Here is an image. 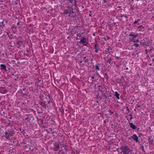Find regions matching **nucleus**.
Returning <instances> with one entry per match:
<instances>
[{
  "label": "nucleus",
  "instance_id": "f257e3e1",
  "mask_svg": "<svg viewBox=\"0 0 154 154\" xmlns=\"http://www.w3.org/2000/svg\"><path fill=\"white\" fill-rule=\"evenodd\" d=\"M120 149L122 150V152L124 154H128L132 151L128 146L126 145L122 146L120 147Z\"/></svg>",
  "mask_w": 154,
  "mask_h": 154
},
{
  "label": "nucleus",
  "instance_id": "f03ea898",
  "mask_svg": "<svg viewBox=\"0 0 154 154\" xmlns=\"http://www.w3.org/2000/svg\"><path fill=\"white\" fill-rule=\"evenodd\" d=\"M79 43L82 44L84 46H87L89 44V40L88 38L82 36L81 38L80 41Z\"/></svg>",
  "mask_w": 154,
  "mask_h": 154
},
{
  "label": "nucleus",
  "instance_id": "7ed1b4c3",
  "mask_svg": "<svg viewBox=\"0 0 154 154\" xmlns=\"http://www.w3.org/2000/svg\"><path fill=\"white\" fill-rule=\"evenodd\" d=\"M98 88L99 90L102 93H106L108 92L107 89L104 86L99 85Z\"/></svg>",
  "mask_w": 154,
  "mask_h": 154
},
{
  "label": "nucleus",
  "instance_id": "20e7f679",
  "mask_svg": "<svg viewBox=\"0 0 154 154\" xmlns=\"http://www.w3.org/2000/svg\"><path fill=\"white\" fill-rule=\"evenodd\" d=\"M65 14H73L74 13V12L73 11V9L71 7H68V9L65 10Z\"/></svg>",
  "mask_w": 154,
  "mask_h": 154
},
{
  "label": "nucleus",
  "instance_id": "39448f33",
  "mask_svg": "<svg viewBox=\"0 0 154 154\" xmlns=\"http://www.w3.org/2000/svg\"><path fill=\"white\" fill-rule=\"evenodd\" d=\"M7 132L8 135L7 136H5V137L6 139L8 140L9 137L13 136L14 133L12 130L11 129L7 130Z\"/></svg>",
  "mask_w": 154,
  "mask_h": 154
},
{
  "label": "nucleus",
  "instance_id": "423d86ee",
  "mask_svg": "<svg viewBox=\"0 0 154 154\" xmlns=\"http://www.w3.org/2000/svg\"><path fill=\"white\" fill-rule=\"evenodd\" d=\"M54 147L53 148L54 150L55 151H58L60 148L59 144L58 143H54Z\"/></svg>",
  "mask_w": 154,
  "mask_h": 154
},
{
  "label": "nucleus",
  "instance_id": "0eeeda50",
  "mask_svg": "<svg viewBox=\"0 0 154 154\" xmlns=\"http://www.w3.org/2000/svg\"><path fill=\"white\" fill-rule=\"evenodd\" d=\"M148 140L149 141V145L153 144L154 139L152 136H149L148 137Z\"/></svg>",
  "mask_w": 154,
  "mask_h": 154
},
{
  "label": "nucleus",
  "instance_id": "6e6552de",
  "mask_svg": "<svg viewBox=\"0 0 154 154\" xmlns=\"http://www.w3.org/2000/svg\"><path fill=\"white\" fill-rule=\"evenodd\" d=\"M8 21L5 19L3 20V21L0 23V26L3 28L5 26V24L7 23Z\"/></svg>",
  "mask_w": 154,
  "mask_h": 154
},
{
  "label": "nucleus",
  "instance_id": "1a4fd4ad",
  "mask_svg": "<svg viewBox=\"0 0 154 154\" xmlns=\"http://www.w3.org/2000/svg\"><path fill=\"white\" fill-rule=\"evenodd\" d=\"M39 103L41 106L43 107L44 108H46V102L45 101H40L39 102Z\"/></svg>",
  "mask_w": 154,
  "mask_h": 154
},
{
  "label": "nucleus",
  "instance_id": "9d476101",
  "mask_svg": "<svg viewBox=\"0 0 154 154\" xmlns=\"http://www.w3.org/2000/svg\"><path fill=\"white\" fill-rule=\"evenodd\" d=\"M131 138L136 142H137L138 141V137L136 134H134L132 136H131Z\"/></svg>",
  "mask_w": 154,
  "mask_h": 154
},
{
  "label": "nucleus",
  "instance_id": "9b49d317",
  "mask_svg": "<svg viewBox=\"0 0 154 154\" xmlns=\"http://www.w3.org/2000/svg\"><path fill=\"white\" fill-rule=\"evenodd\" d=\"M138 35V34H135L133 32H131L130 33V34L129 35V36H132V38H136Z\"/></svg>",
  "mask_w": 154,
  "mask_h": 154
},
{
  "label": "nucleus",
  "instance_id": "f8f14e48",
  "mask_svg": "<svg viewBox=\"0 0 154 154\" xmlns=\"http://www.w3.org/2000/svg\"><path fill=\"white\" fill-rule=\"evenodd\" d=\"M46 120H44L42 118H40L38 119V122L39 125H41L45 123Z\"/></svg>",
  "mask_w": 154,
  "mask_h": 154
},
{
  "label": "nucleus",
  "instance_id": "ddd939ff",
  "mask_svg": "<svg viewBox=\"0 0 154 154\" xmlns=\"http://www.w3.org/2000/svg\"><path fill=\"white\" fill-rule=\"evenodd\" d=\"M99 45H97V43L95 44V45H94V48L95 49V53H98V49L99 48Z\"/></svg>",
  "mask_w": 154,
  "mask_h": 154
},
{
  "label": "nucleus",
  "instance_id": "4468645a",
  "mask_svg": "<svg viewBox=\"0 0 154 154\" xmlns=\"http://www.w3.org/2000/svg\"><path fill=\"white\" fill-rule=\"evenodd\" d=\"M1 67V69L2 70H4V71L6 72L7 71V70L6 68V66L4 64H1L0 65Z\"/></svg>",
  "mask_w": 154,
  "mask_h": 154
},
{
  "label": "nucleus",
  "instance_id": "2eb2a0df",
  "mask_svg": "<svg viewBox=\"0 0 154 154\" xmlns=\"http://www.w3.org/2000/svg\"><path fill=\"white\" fill-rule=\"evenodd\" d=\"M129 125L130 127L133 129H136L137 128V127L135 125H134L133 123L129 122Z\"/></svg>",
  "mask_w": 154,
  "mask_h": 154
},
{
  "label": "nucleus",
  "instance_id": "dca6fc26",
  "mask_svg": "<svg viewBox=\"0 0 154 154\" xmlns=\"http://www.w3.org/2000/svg\"><path fill=\"white\" fill-rule=\"evenodd\" d=\"M140 44L143 46H145L146 45V43L144 39L141 40L140 41Z\"/></svg>",
  "mask_w": 154,
  "mask_h": 154
},
{
  "label": "nucleus",
  "instance_id": "f3484780",
  "mask_svg": "<svg viewBox=\"0 0 154 154\" xmlns=\"http://www.w3.org/2000/svg\"><path fill=\"white\" fill-rule=\"evenodd\" d=\"M138 29H139V30L140 32H143L145 30L144 27H143L142 26H139L138 28Z\"/></svg>",
  "mask_w": 154,
  "mask_h": 154
},
{
  "label": "nucleus",
  "instance_id": "a211bd4d",
  "mask_svg": "<svg viewBox=\"0 0 154 154\" xmlns=\"http://www.w3.org/2000/svg\"><path fill=\"white\" fill-rule=\"evenodd\" d=\"M29 115H27V116L25 119V120H26L27 122H31V119L29 117Z\"/></svg>",
  "mask_w": 154,
  "mask_h": 154
},
{
  "label": "nucleus",
  "instance_id": "6ab92c4d",
  "mask_svg": "<svg viewBox=\"0 0 154 154\" xmlns=\"http://www.w3.org/2000/svg\"><path fill=\"white\" fill-rule=\"evenodd\" d=\"M119 96H120V94H119L118 93L117 91H116L115 92V96L117 99H120L119 97Z\"/></svg>",
  "mask_w": 154,
  "mask_h": 154
},
{
  "label": "nucleus",
  "instance_id": "aec40b11",
  "mask_svg": "<svg viewBox=\"0 0 154 154\" xmlns=\"http://www.w3.org/2000/svg\"><path fill=\"white\" fill-rule=\"evenodd\" d=\"M48 97L50 98L49 100L48 101V103L51 104V103H53L51 99H53L52 98H51V96L49 95H48Z\"/></svg>",
  "mask_w": 154,
  "mask_h": 154
},
{
  "label": "nucleus",
  "instance_id": "412c9836",
  "mask_svg": "<svg viewBox=\"0 0 154 154\" xmlns=\"http://www.w3.org/2000/svg\"><path fill=\"white\" fill-rule=\"evenodd\" d=\"M95 67V68L97 70H100V64H98L97 65H96L95 66H94Z\"/></svg>",
  "mask_w": 154,
  "mask_h": 154
},
{
  "label": "nucleus",
  "instance_id": "4be33fe9",
  "mask_svg": "<svg viewBox=\"0 0 154 154\" xmlns=\"http://www.w3.org/2000/svg\"><path fill=\"white\" fill-rule=\"evenodd\" d=\"M140 19H138L137 20H136L134 21V22L133 23V25L134 26H135V24H137L138 23V22L139 21H140Z\"/></svg>",
  "mask_w": 154,
  "mask_h": 154
},
{
  "label": "nucleus",
  "instance_id": "5701e85b",
  "mask_svg": "<svg viewBox=\"0 0 154 154\" xmlns=\"http://www.w3.org/2000/svg\"><path fill=\"white\" fill-rule=\"evenodd\" d=\"M8 92L7 90H6L4 88L2 90L1 93L3 94H5L6 93Z\"/></svg>",
  "mask_w": 154,
  "mask_h": 154
},
{
  "label": "nucleus",
  "instance_id": "b1692460",
  "mask_svg": "<svg viewBox=\"0 0 154 154\" xmlns=\"http://www.w3.org/2000/svg\"><path fill=\"white\" fill-rule=\"evenodd\" d=\"M122 80V79H120L119 78H117L116 79V81L117 83H121V81Z\"/></svg>",
  "mask_w": 154,
  "mask_h": 154
},
{
  "label": "nucleus",
  "instance_id": "393cba45",
  "mask_svg": "<svg viewBox=\"0 0 154 154\" xmlns=\"http://www.w3.org/2000/svg\"><path fill=\"white\" fill-rule=\"evenodd\" d=\"M55 122L53 120L51 119L50 121V124L51 125H54L55 124Z\"/></svg>",
  "mask_w": 154,
  "mask_h": 154
},
{
  "label": "nucleus",
  "instance_id": "a878e982",
  "mask_svg": "<svg viewBox=\"0 0 154 154\" xmlns=\"http://www.w3.org/2000/svg\"><path fill=\"white\" fill-rule=\"evenodd\" d=\"M141 145V144H140V147L141 149H142V151L143 152H145V151L144 149V146L143 145Z\"/></svg>",
  "mask_w": 154,
  "mask_h": 154
},
{
  "label": "nucleus",
  "instance_id": "bb28decb",
  "mask_svg": "<svg viewBox=\"0 0 154 154\" xmlns=\"http://www.w3.org/2000/svg\"><path fill=\"white\" fill-rule=\"evenodd\" d=\"M7 34L8 35V36L10 39H11L13 38V36L12 34L9 35V32H7Z\"/></svg>",
  "mask_w": 154,
  "mask_h": 154
},
{
  "label": "nucleus",
  "instance_id": "cd10ccee",
  "mask_svg": "<svg viewBox=\"0 0 154 154\" xmlns=\"http://www.w3.org/2000/svg\"><path fill=\"white\" fill-rule=\"evenodd\" d=\"M12 29H13V31L14 33H16V27H15L14 26H13L12 28Z\"/></svg>",
  "mask_w": 154,
  "mask_h": 154
},
{
  "label": "nucleus",
  "instance_id": "c85d7f7f",
  "mask_svg": "<svg viewBox=\"0 0 154 154\" xmlns=\"http://www.w3.org/2000/svg\"><path fill=\"white\" fill-rule=\"evenodd\" d=\"M106 93H102V97H105V98H107V97L106 96V95L105 94Z\"/></svg>",
  "mask_w": 154,
  "mask_h": 154
},
{
  "label": "nucleus",
  "instance_id": "c756f323",
  "mask_svg": "<svg viewBox=\"0 0 154 154\" xmlns=\"http://www.w3.org/2000/svg\"><path fill=\"white\" fill-rule=\"evenodd\" d=\"M104 77L106 79H108L109 78V76L107 75L106 73L104 75Z\"/></svg>",
  "mask_w": 154,
  "mask_h": 154
},
{
  "label": "nucleus",
  "instance_id": "7c9ffc66",
  "mask_svg": "<svg viewBox=\"0 0 154 154\" xmlns=\"http://www.w3.org/2000/svg\"><path fill=\"white\" fill-rule=\"evenodd\" d=\"M134 46H135L136 47H138L139 46V45L137 43L134 44Z\"/></svg>",
  "mask_w": 154,
  "mask_h": 154
},
{
  "label": "nucleus",
  "instance_id": "2f4dec72",
  "mask_svg": "<svg viewBox=\"0 0 154 154\" xmlns=\"http://www.w3.org/2000/svg\"><path fill=\"white\" fill-rule=\"evenodd\" d=\"M44 124H43L42 125H40V126L44 128H46V125H45Z\"/></svg>",
  "mask_w": 154,
  "mask_h": 154
},
{
  "label": "nucleus",
  "instance_id": "473e14b6",
  "mask_svg": "<svg viewBox=\"0 0 154 154\" xmlns=\"http://www.w3.org/2000/svg\"><path fill=\"white\" fill-rule=\"evenodd\" d=\"M63 147H64V149L66 150H67V148H66V145H64L63 146Z\"/></svg>",
  "mask_w": 154,
  "mask_h": 154
},
{
  "label": "nucleus",
  "instance_id": "72a5a7b5",
  "mask_svg": "<svg viewBox=\"0 0 154 154\" xmlns=\"http://www.w3.org/2000/svg\"><path fill=\"white\" fill-rule=\"evenodd\" d=\"M141 106V105H138V104H137L136 105V108H140V107Z\"/></svg>",
  "mask_w": 154,
  "mask_h": 154
},
{
  "label": "nucleus",
  "instance_id": "f704fd0d",
  "mask_svg": "<svg viewBox=\"0 0 154 154\" xmlns=\"http://www.w3.org/2000/svg\"><path fill=\"white\" fill-rule=\"evenodd\" d=\"M110 49V48H107L106 50V53H109V49Z\"/></svg>",
  "mask_w": 154,
  "mask_h": 154
},
{
  "label": "nucleus",
  "instance_id": "c9c22d12",
  "mask_svg": "<svg viewBox=\"0 0 154 154\" xmlns=\"http://www.w3.org/2000/svg\"><path fill=\"white\" fill-rule=\"evenodd\" d=\"M150 45V43L149 42L146 43V45L145 46H149Z\"/></svg>",
  "mask_w": 154,
  "mask_h": 154
},
{
  "label": "nucleus",
  "instance_id": "e433bc0d",
  "mask_svg": "<svg viewBox=\"0 0 154 154\" xmlns=\"http://www.w3.org/2000/svg\"><path fill=\"white\" fill-rule=\"evenodd\" d=\"M126 108L127 111H128V113H129V110L128 107V106H127L126 107Z\"/></svg>",
  "mask_w": 154,
  "mask_h": 154
},
{
  "label": "nucleus",
  "instance_id": "4c0bfd02",
  "mask_svg": "<svg viewBox=\"0 0 154 154\" xmlns=\"http://www.w3.org/2000/svg\"><path fill=\"white\" fill-rule=\"evenodd\" d=\"M89 60L88 59H86L85 60V63H87L88 62Z\"/></svg>",
  "mask_w": 154,
  "mask_h": 154
},
{
  "label": "nucleus",
  "instance_id": "58836bf2",
  "mask_svg": "<svg viewBox=\"0 0 154 154\" xmlns=\"http://www.w3.org/2000/svg\"><path fill=\"white\" fill-rule=\"evenodd\" d=\"M52 134H54V135L55 136V134H57V132L56 131H54L52 132Z\"/></svg>",
  "mask_w": 154,
  "mask_h": 154
},
{
  "label": "nucleus",
  "instance_id": "ea45409f",
  "mask_svg": "<svg viewBox=\"0 0 154 154\" xmlns=\"http://www.w3.org/2000/svg\"><path fill=\"white\" fill-rule=\"evenodd\" d=\"M134 38H132L131 39V42H135V40L134 39Z\"/></svg>",
  "mask_w": 154,
  "mask_h": 154
},
{
  "label": "nucleus",
  "instance_id": "a19ab883",
  "mask_svg": "<svg viewBox=\"0 0 154 154\" xmlns=\"http://www.w3.org/2000/svg\"><path fill=\"white\" fill-rule=\"evenodd\" d=\"M69 2L71 3H72V2L73 1V0H68Z\"/></svg>",
  "mask_w": 154,
  "mask_h": 154
},
{
  "label": "nucleus",
  "instance_id": "79ce46f5",
  "mask_svg": "<svg viewBox=\"0 0 154 154\" xmlns=\"http://www.w3.org/2000/svg\"><path fill=\"white\" fill-rule=\"evenodd\" d=\"M5 134L6 135V136H7L8 135V132H7V131H6L5 132Z\"/></svg>",
  "mask_w": 154,
  "mask_h": 154
},
{
  "label": "nucleus",
  "instance_id": "37998d69",
  "mask_svg": "<svg viewBox=\"0 0 154 154\" xmlns=\"http://www.w3.org/2000/svg\"><path fill=\"white\" fill-rule=\"evenodd\" d=\"M108 111H109V112L110 113H111V114H110V115H111V114H112L113 113V112H112L111 111V110H109Z\"/></svg>",
  "mask_w": 154,
  "mask_h": 154
},
{
  "label": "nucleus",
  "instance_id": "c03bdc74",
  "mask_svg": "<svg viewBox=\"0 0 154 154\" xmlns=\"http://www.w3.org/2000/svg\"><path fill=\"white\" fill-rule=\"evenodd\" d=\"M139 42V39H137L136 40H135V42Z\"/></svg>",
  "mask_w": 154,
  "mask_h": 154
},
{
  "label": "nucleus",
  "instance_id": "a18cd8bd",
  "mask_svg": "<svg viewBox=\"0 0 154 154\" xmlns=\"http://www.w3.org/2000/svg\"><path fill=\"white\" fill-rule=\"evenodd\" d=\"M130 115V116H131L130 119L131 120V119H133V118H132V116H132L131 114H130V115Z\"/></svg>",
  "mask_w": 154,
  "mask_h": 154
},
{
  "label": "nucleus",
  "instance_id": "49530a36",
  "mask_svg": "<svg viewBox=\"0 0 154 154\" xmlns=\"http://www.w3.org/2000/svg\"><path fill=\"white\" fill-rule=\"evenodd\" d=\"M102 39H104L105 41H106L107 39L105 37H104L102 38Z\"/></svg>",
  "mask_w": 154,
  "mask_h": 154
},
{
  "label": "nucleus",
  "instance_id": "de8ad7c7",
  "mask_svg": "<svg viewBox=\"0 0 154 154\" xmlns=\"http://www.w3.org/2000/svg\"><path fill=\"white\" fill-rule=\"evenodd\" d=\"M74 2H75V7H76V5H77L76 4V0H74Z\"/></svg>",
  "mask_w": 154,
  "mask_h": 154
},
{
  "label": "nucleus",
  "instance_id": "09e8293b",
  "mask_svg": "<svg viewBox=\"0 0 154 154\" xmlns=\"http://www.w3.org/2000/svg\"><path fill=\"white\" fill-rule=\"evenodd\" d=\"M38 82H41V79H38Z\"/></svg>",
  "mask_w": 154,
  "mask_h": 154
},
{
  "label": "nucleus",
  "instance_id": "8fccbe9b",
  "mask_svg": "<svg viewBox=\"0 0 154 154\" xmlns=\"http://www.w3.org/2000/svg\"><path fill=\"white\" fill-rule=\"evenodd\" d=\"M81 36V35H80V34H78V35H77L78 37L79 36V37H80Z\"/></svg>",
  "mask_w": 154,
  "mask_h": 154
},
{
  "label": "nucleus",
  "instance_id": "3c124183",
  "mask_svg": "<svg viewBox=\"0 0 154 154\" xmlns=\"http://www.w3.org/2000/svg\"><path fill=\"white\" fill-rule=\"evenodd\" d=\"M107 62L109 63H110V60H108L107 61Z\"/></svg>",
  "mask_w": 154,
  "mask_h": 154
},
{
  "label": "nucleus",
  "instance_id": "603ef678",
  "mask_svg": "<svg viewBox=\"0 0 154 154\" xmlns=\"http://www.w3.org/2000/svg\"><path fill=\"white\" fill-rule=\"evenodd\" d=\"M17 25H20V23L19 22H17Z\"/></svg>",
  "mask_w": 154,
  "mask_h": 154
},
{
  "label": "nucleus",
  "instance_id": "864d4df0",
  "mask_svg": "<svg viewBox=\"0 0 154 154\" xmlns=\"http://www.w3.org/2000/svg\"><path fill=\"white\" fill-rule=\"evenodd\" d=\"M120 58L118 57H116V59H119Z\"/></svg>",
  "mask_w": 154,
  "mask_h": 154
},
{
  "label": "nucleus",
  "instance_id": "5fc2aeb1",
  "mask_svg": "<svg viewBox=\"0 0 154 154\" xmlns=\"http://www.w3.org/2000/svg\"><path fill=\"white\" fill-rule=\"evenodd\" d=\"M109 53L110 54H111V53H113V51H110L109 52Z\"/></svg>",
  "mask_w": 154,
  "mask_h": 154
},
{
  "label": "nucleus",
  "instance_id": "6e6d98bb",
  "mask_svg": "<svg viewBox=\"0 0 154 154\" xmlns=\"http://www.w3.org/2000/svg\"><path fill=\"white\" fill-rule=\"evenodd\" d=\"M103 1L104 3H106L107 2L106 0H103Z\"/></svg>",
  "mask_w": 154,
  "mask_h": 154
},
{
  "label": "nucleus",
  "instance_id": "4d7b16f0",
  "mask_svg": "<svg viewBox=\"0 0 154 154\" xmlns=\"http://www.w3.org/2000/svg\"><path fill=\"white\" fill-rule=\"evenodd\" d=\"M91 78H92V79H94L95 78L94 77V76H93Z\"/></svg>",
  "mask_w": 154,
  "mask_h": 154
},
{
  "label": "nucleus",
  "instance_id": "13d9d810",
  "mask_svg": "<svg viewBox=\"0 0 154 154\" xmlns=\"http://www.w3.org/2000/svg\"><path fill=\"white\" fill-rule=\"evenodd\" d=\"M124 17H125V18H128V17H127V16H126V15H125V16H124Z\"/></svg>",
  "mask_w": 154,
  "mask_h": 154
},
{
  "label": "nucleus",
  "instance_id": "bf43d9fd",
  "mask_svg": "<svg viewBox=\"0 0 154 154\" xmlns=\"http://www.w3.org/2000/svg\"><path fill=\"white\" fill-rule=\"evenodd\" d=\"M86 57H85L84 58V60H85V59H86Z\"/></svg>",
  "mask_w": 154,
  "mask_h": 154
},
{
  "label": "nucleus",
  "instance_id": "052dcab7",
  "mask_svg": "<svg viewBox=\"0 0 154 154\" xmlns=\"http://www.w3.org/2000/svg\"><path fill=\"white\" fill-rule=\"evenodd\" d=\"M89 16H90L92 17V16H91V14H89Z\"/></svg>",
  "mask_w": 154,
  "mask_h": 154
},
{
  "label": "nucleus",
  "instance_id": "680f3d73",
  "mask_svg": "<svg viewBox=\"0 0 154 154\" xmlns=\"http://www.w3.org/2000/svg\"><path fill=\"white\" fill-rule=\"evenodd\" d=\"M121 17H123V16H123V15H122V14H121Z\"/></svg>",
  "mask_w": 154,
  "mask_h": 154
},
{
  "label": "nucleus",
  "instance_id": "e2e57ef3",
  "mask_svg": "<svg viewBox=\"0 0 154 154\" xmlns=\"http://www.w3.org/2000/svg\"><path fill=\"white\" fill-rule=\"evenodd\" d=\"M64 153H65V152H62V154H64Z\"/></svg>",
  "mask_w": 154,
  "mask_h": 154
},
{
  "label": "nucleus",
  "instance_id": "0e129e2a",
  "mask_svg": "<svg viewBox=\"0 0 154 154\" xmlns=\"http://www.w3.org/2000/svg\"><path fill=\"white\" fill-rule=\"evenodd\" d=\"M152 61L153 62H154V58L152 60Z\"/></svg>",
  "mask_w": 154,
  "mask_h": 154
},
{
  "label": "nucleus",
  "instance_id": "69168bd1",
  "mask_svg": "<svg viewBox=\"0 0 154 154\" xmlns=\"http://www.w3.org/2000/svg\"><path fill=\"white\" fill-rule=\"evenodd\" d=\"M91 12H92V11H90V14H91Z\"/></svg>",
  "mask_w": 154,
  "mask_h": 154
},
{
  "label": "nucleus",
  "instance_id": "338daca9",
  "mask_svg": "<svg viewBox=\"0 0 154 154\" xmlns=\"http://www.w3.org/2000/svg\"><path fill=\"white\" fill-rule=\"evenodd\" d=\"M149 130H151V128L150 127H149Z\"/></svg>",
  "mask_w": 154,
  "mask_h": 154
},
{
  "label": "nucleus",
  "instance_id": "774afa93",
  "mask_svg": "<svg viewBox=\"0 0 154 154\" xmlns=\"http://www.w3.org/2000/svg\"><path fill=\"white\" fill-rule=\"evenodd\" d=\"M128 139H129V140H131V138H130V137H129Z\"/></svg>",
  "mask_w": 154,
  "mask_h": 154
}]
</instances>
